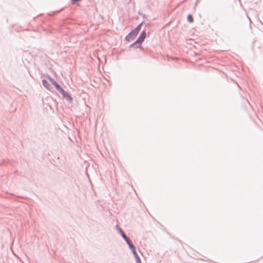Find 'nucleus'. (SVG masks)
Returning <instances> with one entry per match:
<instances>
[{
	"label": "nucleus",
	"instance_id": "nucleus-1",
	"mask_svg": "<svg viewBox=\"0 0 263 263\" xmlns=\"http://www.w3.org/2000/svg\"><path fill=\"white\" fill-rule=\"evenodd\" d=\"M146 33L145 30H144L141 32L140 35L136 40V41L129 46V47L134 48H141V45L142 43L144 42L146 37Z\"/></svg>",
	"mask_w": 263,
	"mask_h": 263
},
{
	"label": "nucleus",
	"instance_id": "nucleus-2",
	"mask_svg": "<svg viewBox=\"0 0 263 263\" xmlns=\"http://www.w3.org/2000/svg\"><path fill=\"white\" fill-rule=\"evenodd\" d=\"M59 92L62 95L63 98L65 99L67 102L71 103L73 101V98L66 91L64 90V89L61 87L58 90Z\"/></svg>",
	"mask_w": 263,
	"mask_h": 263
},
{
	"label": "nucleus",
	"instance_id": "nucleus-3",
	"mask_svg": "<svg viewBox=\"0 0 263 263\" xmlns=\"http://www.w3.org/2000/svg\"><path fill=\"white\" fill-rule=\"evenodd\" d=\"M138 35L136 32L133 29L126 36L125 40L126 41L130 42L131 40H133L135 37Z\"/></svg>",
	"mask_w": 263,
	"mask_h": 263
},
{
	"label": "nucleus",
	"instance_id": "nucleus-4",
	"mask_svg": "<svg viewBox=\"0 0 263 263\" xmlns=\"http://www.w3.org/2000/svg\"><path fill=\"white\" fill-rule=\"evenodd\" d=\"M48 79L49 80V81L51 82V83L55 87L56 89L58 90L59 89H60L62 86L58 83L52 78H51L50 76H47Z\"/></svg>",
	"mask_w": 263,
	"mask_h": 263
},
{
	"label": "nucleus",
	"instance_id": "nucleus-5",
	"mask_svg": "<svg viewBox=\"0 0 263 263\" xmlns=\"http://www.w3.org/2000/svg\"><path fill=\"white\" fill-rule=\"evenodd\" d=\"M43 85L48 90H50L51 86L48 82L46 80H43L42 81Z\"/></svg>",
	"mask_w": 263,
	"mask_h": 263
},
{
	"label": "nucleus",
	"instance_id": "nucleus-6",
	"mask_svg": "<svg viewBox=\"0 0 263 263\" xmlns=\"http://www.w3.org/2000/svg\"><path fill=\"white\" fill-rule=\"evenodd\" d=\"M143 24V22H141L140 24H139L135 28H134L133 30L137 32V33L138 34L139 31H140L141 29V26L142 24Z\"/></svg>",
	"mask_w": 263,
	"mask_h": 263
},
{
	"label": "nucleus",
	"instance_id": "nucleus-7",
	"mask_svg": "<svg viewBox=\"0 0 263 263\" xmlns=\"http://www.w3.org/2000/svg\"><path fill=\"white\" fill-rule=\"evenodd\" d=\"M130 249L132 250L135 257L137 258L138 260H139V258L138 256V254L136 251V248L135 246H130Z\"/></svg>",
	"mask_w": 263,
	"mask_h": 263
},
{
	"label": "nucleus",
	"instance_id": "nucleus-8",
	"mask_svg": "<svg viewBox=\"0 0 263 263\" xmlns=\"http://www.w3.org/2000/svg\"><path fill=\"white\" fill-rule=\"evenodd\" d=\"M187 21L190 23H192L194 22V18L192 16V14H189L187 16Z\"/></svg>",
	"mask_w": 263,
	"mask_h": 263
},
{
	"label": "nucleus",
	"instance_id": "nucleus-9",
	"mask_svg": "<svg viewBox=\"0 0 263 263\" xmlns=\"http://www.w3.org/2000/svg\"><path fill=\"white\" fill-rule=\"evenodd\" d=\"M82 0H71L72 4H77L78 3L81 2Z\"/></svg>",
	"mask_w": 263,
	"mask_h": 263
},
{
	"label": "nucleus",
	"instance_id": "nucleus-10",
	"mask_svg": "<svg viewBox=\"0 0 263 263\" xmlns=\"http://www.w3.org/2000/svg\"><path fill=\"white\" fill-rule=\"evenodd\" d=\"M126 242L128 243L129 248H130V246H134L131 242V241L129 239L126 240Z\"/></svg>",
	"mask_w": 263,
	"mask_h": 263
},
{
	"label": "nucleus",
	"instance_id": "nucleus-11",
	"mask_svg": "<svg viewBox=\"0 0 263 263\" xmlns=\"http://www.w3.org/2000/svg\"><path fill=\"white\" fill-rule=\"evenodd\" d=\"M120 232L122 234V237L124 238H125L127 236L125 235V234L123 232V231L120 230Z\"/></svg>",
	"mask_w": 263,
	"mask_h": 263
},
{
	"label": "nucleus",
	"instance_id": "nucleus-12",
	"mask_svg": "<svg viewBox=\"0 0 263 263\" xmlns=\"http://www.w3.org/2000/svg\"><path fill=\"white\" fill-rule=\"evenodd\" d=\"M63 9V8H62L61 10H59V11H57L55 12V14H57V13H59L61 10H62Z\"/></svg>",
	"mask_w": 263,
	"mask_h": 263
},
{
	"label": "nucleus",
	"instance_id": "nucleus-13",
	"mask_svg": "<svg viewBox=\"0 0 263 263\" xmlns=\"http://www.w3.org/2000/svg\"><path fill=\"white\" fill-rule=\"evenodd\" d=\"M128 239H129V238H128L127 237H126L125 238H124V239L125 240V241H126V240Z\"/></svg>",
	"mask_w": 263,
	"mask_h": 263
}]
</instances>
